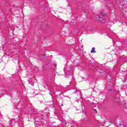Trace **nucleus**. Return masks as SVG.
<instances>
[{"mask_svg":"<svg viewBox=\"0 0 127 127\" xmlns=\"http://www.w3.org/2000/svg\"><path fill=\"white\" fill-rule=\"evenodd\" d=\"M62 106H63V104H62Z\"/></svg>","mask_w":127,"mask_h":127,"instance_id":"nucleus-8","label":"nucleus"},{"mask_svg":"<svg viewBox=\"0 0 127 127\" xmlns=\"http://www.w3.org/2000/svg\"><path fill=\"white\" fill-rule=\"evenodd\" d=\"M38 123V122H35V126H36V124H37Z\"/></svg>","mask_w":127,"mask_h":127,"instance_id":"nucleus-6","label":"nucleus"},{"mask_svg":"<svg viewBox=\"0 0 127 127\" xmlns=\"http://www.w3.org/2000/svg\"><path fill=\"white\" fill-rule=\"evenodd\" d=\"M96 19H97L98 20H102V18H101V17H100V16H98V17H97V16H96Z\"/></svg>","mask_w":127,"mask_h":127,"instance_id":"nucleus-4","label":"nucleus"},{"mask_svg":"<svg viewBox=\"0 0 127 127\" xmlns=\"http://www.w3.org/2000/svg\"><path fill=\"white\" fill-rule=\"evenodd\" d=\"M50 95H51V96H52V94L51 93H50Z\"/></svg>","mask_w":127,"mask_h":127,"instance_id":"nucleus-7","label":"nucleus"},{"mask_svg":"<svg viewBox=\"0 0 127 127\" xmlns=\"http://www.w3.org/2000/svg\"><path fill=\"white\" fill-rule=\"evenodd\" d=\"M100 15H101V16H105L106 13H104L103 12H101L100 13Z\"/></svg>","mask_w":127,"mask_h":127,"instance_id":"nucleus-2","label":"nucleus"},{"mask_svg":"<svg viewBox=\"0 0 127 127\" xmlns=\"http://www.w3.org/2000/svg\"><path fill=\"white\" fill-rule=\"evenodd\" d=\"M93 111L95 112V114H98V111H97V110L93 109Z\"/></svg>","mask_w":127,"mask_h":127,"instance_id":"nucleus-5","label":"nucleus"},{"mask_svg":"<svg viewBox=\"0 0 127 127\" xmlns=\"http://www.w3.org/2000/svg\"><path fill=\"white\" fill-rule=\"evenodd\" d=\"M118 101H119V99H118V98H114V103H118Z\"/></svg>","mask_w":127,"mask_h":127,"instance_id":"nucleus-3","label":"nucleus"},{"mask_svg":"<svg viewBox=\"0 0 127 127\" xmlns=\"http://www.w3.org/2000/svg\"><path fill=\"white\" fill-rule=\"evenodd\" d=\"M91 53H96V51H95V48L94 47L92 48V49L91 51Z\"/></svg>","mask_w":127,"mask_h":127,"instance_id":"nucleus-1","label":"nucleus"}]
</instances>
